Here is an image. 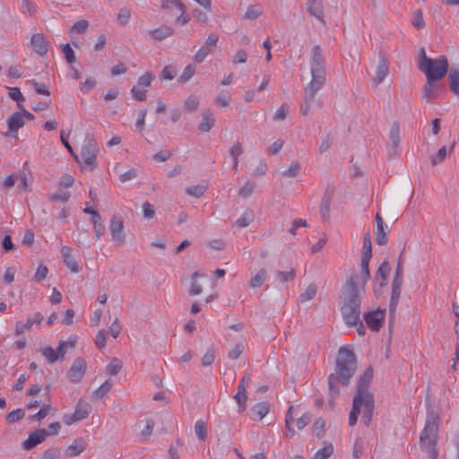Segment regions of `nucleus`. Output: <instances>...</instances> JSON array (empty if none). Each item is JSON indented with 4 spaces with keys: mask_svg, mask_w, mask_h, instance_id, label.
Masks as SVG:
<instances>
[{
    "mask_svg": "<svg viewBox=\"0 0 459 459\" xmlns=\"http://www.w3.org/2000/svg\"><path fill=\"white\" fill-rule=\"evenodd\" d=\"M356 368L357 361L352 351L346 347H341L338 351L334 371L328 377V385L333 395H337L340 393V388L349 384Z\"/></svg>",
    "mask_w": 459,
    "mask_h": 459,
    "instance_id": "nucleus-1",
    "label": "nucleus"
},
{
    "mask_svg": "<svg viewBox=\"0 0 459 459\" xmlns=\"http://www.w3.org/2000/svg\"><path fill=\"white\" fill-rule=\"evenodd\" d=\"M360 290L356 286L355 281L350 278L343 288V305L341 308L343 320L347 325H357L359 335L364 334V327L359 320Z\"/></svg>",
    "mask_w": 459,
    "mask_h": 459,
    "instance_id": "nucleus-2",
    "label": "nucleus"
},
{
    "mask_svg": "<svg viewBox=\"0 0 459 459\" xmlns=\"http://www.w3.org/2000/svg\"><path fill=\"white\" fill-rule=\"evenodd\" d=\"M417 66L420 72L424 73L427 79L431 81L443 79L448 71L446 56H439L437 58L428 57L423 48L420 49Z\"/></svg>",
    "mask_w": 459,
    "mask_h": 459,
    "instance_id": "nucleus-3",
    "label": "nucleus"
},
{
    "mask_svg": "<svg viewBox=\"0 0 459 459\" xmlns=\"http://www.w3.org/2000/svg\"><path fill=\"white\" fill-rule=\"evenodd\" d=\"M439 417L434 411H428L425 426L420 435V446L429 455H437V439L438 433Z\"/></svg>",
    "mask_w": 459,
    "mask_h": 459,
    "instance_id": "nucleus-4",
    "label": "nucleus"
},
{
    "mask_svg": "<svg viewBox=\"0 0 459 459\" xmlns=\"http://www.w3.org/2000/svg\"><path fill=\"white\" fill-rule=\"evenodd\" d=\"M374 409L373 397L363 394H356L353 399L352 410L349 415V425L353 426L357 422L358 416L361 414V420L365 425H369Z\"/></svg>",
    "mask_w": 459,
    "mask_h": 459,
    "instance_id": "nucleus-5",
    "label": "nucleus"
},
{
    "mask_svg": "<svg viewBox=\"0 0 459 459\" xmlns=\"http://www.w3.org/2000/svg\"><path fill=\"white\" fill-rule=\"evenodd\" d=\"M98 151L96 141L88 137L85 138L82 145L81 157L84 165L91 170L97 166L96 157Z\"/></svg>",
    "mask_w": 459,
    "mask_h": 459,
    "instance_id": "nucleus-6",
    "label": "nucleus"
},
{
    "mask_svg": "<svg viewBox=\"0 0 459 459\" xmlns=\"http://www.w3.org/2000/svg\"><path fill=\"white\" fill-rule=\"evenodd\" d=\"M311 81L305 89L304 100L312 102L316 92L325 82V73H311Z\"/></svg>",
    "mask_w": 459,
    "mask_h": 459,
    "instance_id": "nucleus-7",
    "label": "nucleus"
},
{
    "mask_svg": "<svg viewBox=\"0 0 459 459\" xmlns=\"http://www.w3.org/2000/svg\"><path fill=\"white\" fill-rule=\"evenodd\" d=\"M153 76L151 73L146 72L139 77L136 85H134L131 93L134 100H143L146 98L148 88L151 86Z\"/></svg>",
    "mask_w": 459,
    "mask_h": 459,
    "instance_id": "nucleus-8",
    "label": "nucleus"
},
{
    "mask_svg": "<svg viewBox=\"0 0 459 459\" xmlns=\"http://www.w3.org/2000/svg\"><path fill=\"white\" fill-rule=\"evenodd\" d=\"M366 325L372 331H378L385 317V310L377 308L371 311L365 312L363 315Z\"/></svg>",
    "mask_w": 459,
    "mask_h": 459,
    "instance_id": "nucleus-9",
    "label": "nucleus"
},
{
    "mask_svg": "<svg viewBox=\"0 0 459 459\" xmlns=\"http://www.w3.org/2000/svg\"><path fill=\"white\" fill-rule=\"evenodd\" d=\"M109 231L111 238L117 244H123L126 239L124 222L120 216L115 215L110 221Z\"/></svg>",
    "mask_w": 459,
    "mask_h": 459,
    "instance_id": "nucleus-10",
    "label": "nucleus"
},
{
    "mask_svg": "<svg viewBox=\"0 0 459 459\" xmlns=\"http://www.w3.org/2000/svg\"><path fill=\"white\" fill-rule=\"evenodd\" d=\"M371 256L368 255H362L361 260H360V267H361V273L360 275H355L351 276L355 281L356 286L359 289H363L365 284L369 280L370 274H369V269L368 264L370 261Z\"/></svg>",
    "mask_w": 459,
    "mask_h": 459,
    "instance_id": "nucleus-11",
    "label": "nucleus"
},
{
    "mask_svg": "<svg viewBox=\"0 0 459 459\" xmlns=\"http://www.w3.org/2000/svg\"><path fill=\"white\" fill-rule=\"evenodd\" d=\"M48 436V433L45 429H38L29 435L28 438L22 443V447L25 450H31L44 442Z\"/></svg>",
    "mask_w": 459,
    "mask_h": 459,
    "instance_id": "nucleus-12",
    "label": "nucleus"
},
{
    "mask_svg": "<svg viewBox=\"0 0 459 459\" xmlns=\"http://www.w3.org/2000/svg\"><path fill=\"white\" fill-rule=\"evenodd\" d=\"M43 316L39 312L35 313L33 316H28L25 322L18 321L15 324L14 333L16 335H22L26 331L31 329L34 324H41Z\"/></svg>",
    "mask_w": 459,
    "mask_h": 459,
    "instance_id": "nucleus-13",
    "label": "nucleus"
},
{
    "mask_svg": "<svg viewBox=\"0 0 459 459\" xmlns=\"http://www.w3.org/2000/svg\"><path fill=\"white\" fill-rule=\"evenodd\" d=\"M86 370V362L82 358H77L72 364L68 376L72 382L77 383L82 380Z\"/></svg>",
    "mask_w": 459,
    "mask_h": 459,
    "instance_id": "nucleus-14",
    "label": "nucleus"
},
{
    "mask_svg": "<svg viewBox=\"0 0 459 459\" xmlns=\"http://www.w3.org/2000/svg\"><path fill=\"white\" fill-rule=\"evenodd\" d=\"M310 66L311 73H325V61L319 46H315L312 49Z\"/></svg>",
    "mask_w": 459,
    "mask_h": 459,
    "instance_id": "nucleus-15",
    "label": "nucleus"
},
{
    "mask_svg": "<svg viewBox=\"0 0 459 459\" xmlns=\"http://www.w3.org/2000/svg\"><path fill=\"white\" fill-rule=\"evenodd\" d=\"M61 254L63 256L64 263L70 269V271L74 273L79 272V265L73 255V249L67 246H64L61 249Z\"/></svg>",
    "mask_w": 459,
    "mask_h": 459,
    "instance_id": "nucleus-16",
    "label": "nucleus"
},
{
    "mask_svg": "<svg viewBox=\"0 0 459 459\" xmlns=\"http://www.w3.org/2000/svg\"><path fill=\"white\" fill-rule=\"evenodd\" d=\"M30 44L33 50L40 56H43L48 52V42L42 34H34L31 37Z\"/></svg>",
    "mask_w": 459,
    "mask_h": 459,
    "instance_id": "nucleus-17",
    "label": "nucleus"
},
{
    "mask_svg": "<svg viewBox=\"0 0 459 459\" xmlns=\"http://www.w3.org/2000/svg\"><path fill=\"white\" fill-rule=\"evenodd\" d=\"M403 280L402 279H393L392 281V294H391V302H390V311L394 313L397 307L401 290H402Z\"/></svg>",
    "mask_w": 459,
    "mask_h": 459,
    "instance_id": "nucleus-18",
    "label": "nucleus"
},
{
    "mask_svg": "<svg viewBox=\"0 0 459 459\" xmlns=\"http://www.w3.org/2000/svg\"><path fill=\"white\" fill-rule=\"evenodd\" d=\"M373 377V371L371 368H368L363 375L359 377L358 382V390L356 394H363L369 397H373L372 394L368 391L367 386Z\"/></svg>",
    "mask_w": 459,
    "mask_h": 459,
    "instance_id": "nucleus-19",
    "label": "nucleus"
},
{
    "mask_svg": "<svg viewBox=\"0 0 459 459\" xmlns=\"http://www.w3.org/2000/svg\"><path fill=\"white\" fill-rule=\"evenodd\" d=\"M215 124V118L210 110H205L202 113V119L198 125V129L201 132H209Z\"/></svg>",
    "mask_w": 459,
    "mask_h": 459,
    "instance_id": "nucleus-20",
    "label": "nucleus"
},
{
    "mask_svg": "<svg viewBox=\"0 0 459 459\" xmlns=\"http://www.w3.org/2000/svg\"><path fill=\"white\" fill-rule=\"evenodd\" d=\"M173 34V29L167 25H162L159 28L153 29L149 31V36L154 40H162Z\"/></svg>",
    "mask_w": 459,
    "mask_h": 459,
    "instance_id": "nucleus-21",
    "label": "nucleus"
},
{
    "mask_svg": "<svg viewBox=\"0 0 459 459\" xmlns=\"http://www.w3.org/2000/svg\"><path fill=\"white\" fill-rule=\"evenodd\" d=\"M24 119L21 112L12 114L7 119V126L9 132H17L18 129L24 126Z\"/></svg>",
    "mask_w": 459,
    "mask_h": 459,
    "instance_id": "nucleus-22",
    "label": "nucleus"
},
{
    "mask_svg": "<svg viewBox=\"0 0 459 459\" xmlns=\"http://www.w3.org/2000/svg\"><path fill=\"white\" fill-rule=\"evenodd\" d=\"M389 73L388 69V62L385 58H381L379 60L378 65L377 67L376 75L374 78V82L376 84L381 83L385 78L387 76Z\"/></svg>",
    "mask_w": 459,
    "mask_h": 459,
    "instance_id": "nucleus-23",
    "label": "nucleus"
},
{
    "mask_svg": "<svg viewBox=\"0 0 459 459\" xmlns=\"http://www.w3.org/2000/svg\"><path fill=\"white\" fill-rule=\"evenodd\" d=\"M448 80L452 93L459 98V69H451Z\"/></svg>",
    "mask_w": 459,
    "mask_h": 459,
    "instance_id": "nucleus-24",
    "label": "nucleus"
},
{
    "mask_svg": "<svg viewBox=\"0 0 459 459\" xmlns=\"http://www.w3.org/2000/svg\"><path fill=\"white\" fill-rule=\"evenodd\" d=\"M333 196V189L331 187H327L323 197L322 202L320 205V212L323 214V216H325L330 210V204L332 198Z\"/></svg>",
    "mask_w": 459,
    "mask_h": 459,
    "instance_id": "nucleus-25",
    "label": "nucleus"
},
{
    "mask_svg": "<svg viewBox=\"0 0 459 459\" xmlns=\"http://www.w3.org/2000/svg\"><path fill=\"white\" fill-rule=\"evenodd\" d=\"M86 448V445L82 439H75L66 449V453L70 457L77 456Z\"/></svg>",
    "mask_w": 459,
    "mask_h": 459,
    "instance_id": "nucleus-26",
    "label": "nucleus"
},
{
    "mask_svg": "<svg viewBox=\"0 0 459 459\" xmlns=\"http://www.w3.org/2000/svg\"><path fill=\"white\" fill-rule=\"evenodd\" d=\"M437 81H431L427 79V83L423 89V97L428 100L436 99L438 95V89L436 87L435 83Z\"/></svg>",
    "mask_w": 459,
    "mask_h": 459,
    "instance_id": "nucleus-27",
    "label": "nucleus"
},
{
    "mask_svg": "<svg viewBox=\"0 0 459 459\" xmlns=\"http://www.w3.org/2000/svg\"><path fill=\"white\" fill-rule=\"evenodd\" d=\"M264 8L260 4H254L247 6L244 18L247 20H255L263 13Z\"/></svg>",
    "mask_w": 459,
    "mask_h": 459,
    "instance_id": "nucleus-28",
    "label": "nucleus"
},
{
    "mask_svg": "<svg viewBox=\"0 0 459 459\" xmlns=\"http://www.w3.org/2000/svg\"><path fill=\"white\" fill-rule=\"evenodd\" d=\"M308 12L316 17L319 21L323 22V9L321 0H307Z\"/></svg>",
    "mask_w": 459,
    "mask_h": 459,
    "instance_id": "nucleus-29",
    "label": "nucleus"
},
{
    "mask_svg": "<svg viewBox=\"0 0 459 459\" xmlns=\"http://www.w3.org/2000/svg\"><path fill=\"white\" fill-rule=\"evenodd\" d=\"M267 280V272L265 269H260L251 279L249 281V286L251 288H259L264 282Z\"/></svg>",
    "mask_w": 459,
    "mask_h": 459,
    "instance_id": "nucleus-30",
    "label": "nucleus"
},
{
    "mask_svg": "<svg viewBox=\"0 0 459 459\" xmlns=\"http://www.w3.org/2000/svg\"><path fill=\"white\" fill-rule=\"evenodd\" d=\"M234 399L236 400L238 405V412H242L247 408V395L246 392L245 387H238V392L234 395Z\"/></svg>",
    "mask_w": 459,
    "mask_h": 459,
    "instance_id": "nucleus-31",
    "label": "nucleus"
},
{
    "mask_svg": "<svg viewBox=\"0 0 459 459\" xmlns=\"http://www.w3.org/2000/svg\"><path fill=\"white\" fill-rule=\"evenodd\" d=\"M255 218V214L253 210L247 209L244 211V212L241 214V216L236 221V225L240 228L247 227Z\"/></svg>",
    "mask_w": 459,
    "mask_h": 459,
    "instance_id": "nucleus-32",
    "label": "nucleus"
},
{
    "mask_svg": "<svg viewBox=\"0 0 459 459\" xmlns=\"http://www.w3.org/2000/svg\"><path fill=\"white\" fill-rule=\"evenodd\" d=\"M252 411L255 415L261 420L264 419L270 411V404L267 402H261L253 406Z\"/></svg>",
    "mask_w": 459,
    "mask_h": 459,
    "instance_id": "nucleus-33",
    "label": "nucleus"
},
{
    "mask_svg": "<svg viewBox=\"0 0 459 459\" xmlns=\"http://www.w3.org/2000/svg\"><path fill=\"white\" fill-rule=\"evenodd\" d=\"M243 152V149H242V145L240 143H234L230 148V155L232 159V166L233 168L236 169L238 166V158L239 156L242 154Z\"/></svg>",
    "mask_w": 459,
    "mask_h": 459,
    "instance_id": "nucleus-34",
    "label": "nucleus"
},
{
    "mask_svg": "<svg viewBox=\"0 0 459 459\" xmlns=\"http://www.w3.org/2000/svg\"><path fill=\"white\" fill-rule=\"evenodd\" d=\"M91 411V407L86 403H78L76 405L74 413L77 417L79 420H84L88 417Z\"/></svg>",
    "mask_w": 459,
    "mask_h": 459,
    "instance_id": "nucleus-35",
    "label": "nucleus"
},
{
    "mask_svg": "<svg viewBox=\"0 0 459 459\" xmlns=\"http://www.w3.org/2000/svg\"><path fill=\"white\" fill-rule=\"evenodd\" d=\"M91 222L93 226L96 237L99 239L104 234V231H105V228L102 224L100 215L96 214L95 218L91 219Z\"/></svg>",
    "mask_w": 459,
    "mask_h": 459,
    "instance_id": "nucleus-36",
    "label": "nucleus"
},
{
    "mask_svg": "<svg viewBox=\"0 0 459 459\" xmlns=\"http://www.w3.org/2000/svg\"><path fill=\"white\" fill-rule=\"evenodd\" d=\"M42 356L48 360V363H55L59 359V355L52 347H45L41 350Z\"/></svg>",
    "mask_w": 459,
    "mask_h": 459,
    "instance_id": "nucleus-37",
    "label": "nucleus"
},
{
    "mask_svg": "<svg viewBox=\"0 0 459 459\" xmlns=\"http://www.w3.org/2000/svg\"><path fill=\"white\" fill-rule=\"evenodd\" d=\"M294 410L293 406H290L285 417V424L287 429L286 436L288 437H292L294 436L295 431L292 429V424L294 423V420L292 418V411Z\"/></svg>",
    "mask_w": 459,
    "mask_h": 459,
    "instance_id": "nucleus-38",
    "label": "nucleus"
},
{
    "mask_svg": "<svg viewBox=\"0 0 459 459\" xmlns=\"http://www.w3.org/2000/svg\"><path fill=\"white\" fill-rule=\"evenodd\" d=\"M390 273V265L387 261H384L378 267L377 276L381 278V285L385 284L386 279Z\"/></svg>",
    "mask_w": 459,
    "mask_h": 459,
    "instance_id": "nucleus-39",
    "label": "nucleus"
},
{
    "mask_svg": "<svg viewBox=\"0 0 459 459\" xmlns=\"http://www.w3.org/2000/svg\"><path fill=\"white\" fill-rule=\"evenodd\" d=\"M130 19L131 11L126 7L121 8L117 15V21L118 24L126 26V24H128Z\"/></svg>",
    "mask_w": 459,
    "mask_h": 459,
    "instance_id": "nucleus-40",
    "label": "nucleus"
},
{
    "mask_svg": "<svg viewBox=\"0 0 459 459\" xmlns=\"http://www.w3.org/2000/svg\"><path fill=\"white\" fill-rule=\"evenodd\" d=\"M333 452V446L331 444L325 445L315 454L313 459H328Z\"/></svg>",
    "mask_w": 459,
    "mask_h": 459,
    "instance_id": "nucleus-41",
    "label": "nucleus"
},
{
    "mask_svg": "<svg viewBox=\"0 0 459 459\" xmlns=\"http://www.w3.org/2000/svg\"><path fill=\"white\" fill-rule=\"evenodd\" d=\"M207 189V186L205 185H195L189 186L186 189V192L188 195L194 196V197H200L202 196Z\"/></svg>",
    "mask_w": 459,
    "mask_h": 459,
    "instance_id": "nucleus-42",
    "label": "nucleus"
},
{
    "mask_svg": "<svg viewBox=\"0 0 459 459\" xmlns=\"http://www.w3.org/2000/svg\"><path fill=\"white\" fill-rule=\"evenodd\" d=\"M255 184L252 181H247L238 190V195L243 198L249 197L254 189H255Z\"/></svg>",
    "mask_w": 459,
    "mask_h": 459,
    "instance_id": "nucleus-43",
    "label": "nucleus"
},
{
    "mask_svg": "<svg viewBox=\"0 0 459 459\" xmlns=\"http://www.w3.org/2000/svg\"><path fill=\"white\" fill-rule=\"evenodd\" d=\"M316 293V287L315 284H310L307 287V289L300 294V300L302 302L311 300Z\"/></svg>",
    "mask_w": 459,
    "mask_h": 459,
    "instance_id": "nucleus-44",
    "label": "nucleus"
},
{
    "mask_svg": "<svg viewBox=\"0 0 459 459\" xmlns=\"http://www.w3.org/2000/svg\"><path fill=\"white\" fill-rule=\"evenodd\" d=\"M276 278L281 283L291 281L295 278V272L293 269L287 271V272L277 271Z\"/></svg>",
    "mask_w": 459,
    "mask_h": 459,
    "instance_id": "nucleus-45",
    "label": "nucleus"
},
{
    "mask_svg": "<svg viewBox=\"0 0 459 459\" xmlns=\"http://www.w3.org/2000/svg\"><path fill=\"white\" fill-rule=\"evenodd\" d=\"M447 155V148L446 146H442L436 154L431 157V164L436 166L441 163Z\"/></svg>",
    "mask_w": 459,
    "mask_h": 459,
    "instance_id": "nucleus-46",
    "label": "nucleus"
},
{
    "mask_svg": "<svg viewBox=\"0 0 459 459\" xmlns=\"http://www.w3.org/2000/svg\"><path fill=\"white\" fill-rule=\"evenodd\" d=\"M161 7L162 8H168V9L169 8L176 7L180 12H183V13L186 11V7L181 3L180 0H161Z\"/></svg>",
    "mask_w": 459,
    "mask_h": 459,
    "instance_id": "nucleus-47",
    "label": "nucleus"
},
{
    "mask_svg": "<svg viewBox=\"0 0 459 459\" xmlns=\"http://www.w3.org/2000/svg\"><path fill=\"white\" fill-rule=\"evenodd\" d=\"M122 368V362L120 359L114 358L107 366V372L109 375H116Z\"/></svg>",
    "mask_w": 459,
    "mask_h": 459,
    "instance_id": "nucleus-48",
    "label": "nucleus"
},
{
    "mask_svg": "<svg viewBox=\"0 0 459 459\" xmlns=\"http://www.w3.org/2000/svg\"><path fill=\"white\" fill-rule=\"evenodd\" d=\"M112 387V382L106 380L100 386L94 391V395L97 398L103 397Z\"/></svg>",
    "mask_w": 459,
    "mask_h": 459,
    "instance_id": "nucleus-49",
    "label": "nucleus"
},
{
    "mask_svg": "<svg viewBox=\"0 0 459 459\" xmlns=\"http://www.w3.org/2000/svg\"><path fill=\"white\" fill-rule=\"evenodd\" d=\"M195 432L200 440H204L206 437V425L202 420H197L195 424Z\"/></svg>",
    "mask_w": 459,
    "mask_h": 459,
    "instance_id": "nucleus-50",
    "label": "nucleus"
},
{
    "mask_svg": "<svg viewBox=\"0 0 459 459\" xmlns=\"http://www.w3.org/2000/svg\"><path fill=\"white\" fill-rule=\"evenodd\" d=\"M245 342L237 343L229 352V358L230 359H237L245 350Z\"/></svg>",
    "mask_w": 459,
    "mask_h": 459,
    "instance_id": "nucleus-51",
    "label": "nucleus"
},
{
    "mask_svg": "<svg viewBox=\"0 0 459 459\" xmlns=\"http://www.w3.org/2000/svg\"><path fill=\"white\" fill-rule=\"evenodd\" d=\"M195 74V67L192 65H188L185 67L182 74L179 77V82H186L189 81Z\"/></svg>",
    "mask_w": 459,
    "mask_h": 459,
    "instance_id": "nucleus-52",
    "label": "nucleus"
},
{
    "mask_svg": "<svg viewBox=\"0 0 459 459\" xmlns=\"http://www.w3.org/2000/svg\"><path fill=\"white\" fill-rule=\"evenodd\" d=\"M51 410V406H50V403H44L41 408L39 409V411L34 414L32 416V419L35 420H38V421H40L42 420L44 418L47 417V415L48 414V412L50 411Z\"/></svg>",
    "mask_w": 459,
    "mask_h": 459,
    "instance_id": "nucleus-53",
    "label": "nucleus"
},
{
    "mask_svg": "<svg viewBox=\"0 0 459 459\" xmlns=\"http://www.w3.org/2000/svg\"><path fill=\"white\" fill-rule=\"evenodd\" d=\"M24 417V411L22 409H17L10 411L6 415V421L8 423H13Z\"/></svg>",
    "mask_w": 459,
    "mask_h": 459,
    "instance_id": "nucleus-54",
    "label": "nucleus"
},
{
    "mask_svg": "<svg viewBox=\"0 0 459 459\" xmlns=\"http://www.w3.org/2000/svg\"><path fill=\"white\" fill-rule=\"evenodd\" d=\"M89 26V22L86 20H81L76 22L71 28L72 33H83Z\"/></svg>",
    "mask_w": 459,
    "mask_h": 459,
    "instance_id": "nucleus-55",
    "label": "nucleus"
},
{
    "mask_svg": "<svg viewBox=\"0 0 459 459\" xmlns=\"http://www.w3.org/2000/svg\"><path fill=\"white\" fill-rule=\"evenodd\" d=\"M62 49L67 63L72 65L73 63L75 61L74 50L72 49L69 44L62 45Z\"/></svg>",
    "mask_w": 459,
    "mask_h": 459,
    "instance_id": "nucleus-56",
    "label": "nucleus"
},
{
    "mask_svg": "<svg viewBox=\"0 0 459 459\" xmlns=\"http://www.w3.org/2000/svg\"><path fill=\"white\" fill-rule=\"evenodd\" d=\"M199 103V99L197 97L190 96L185 100L184 105L188 111H195L197 109Z\"/></svg>",
    "mask_w": 459,
    "mask_h": 459,
    "instance_id": "nucleus-57",
    "label": "nucleus"
},
{
    "mask_svg": "<svg viewBox=\"0 0 459 459\" xmlns=\"http://www.w3.org/2000/svg\"><path fill=\"white\" fill-rule=\"evenodd\" d=\"M48 273V269L46 265H44L42 264H39V266L36 270V273L34 274L35 281H37L39 282L42 281L44 279H46Z\"/></svg>",
    "mask_w": 459,
    "mask_h": 459,
    "instance_id": "nucleus-58",
    "label": "nucleus"
},
{
    "mask_svg": "<svg viewBox=\"0 0 459 459\" xmlns=\"http://www.w3.org/2000/svg\"><path fill=\"white\" fill-rule=\"evenodd\" d=\"M9 96L12 100L18 102L19 108H22L20 102L24 101V97L18 87H12L9 89Z\"/></svg>",
    "mask_w": 459,
    "mask_h": 459,
    "instance_id": "nucleus-59",
    "label": "nucleus"
},
{
    "mask_svg": "<svg viewBox=\"0 0 459 459\" xmlns=\"http://www.w3.org/2000/svg\"><path fill=\"white\" fill-rule=\"evenodd\" d=\"M300 164L299 162H292L287 170L282 174L286 177L293 178L296 177L300 171Z\"/></svg>",
    "mask_w": 459,
    "mask_h": 459,
    "instance_id": "nucleus-60",
    "label": "nucleus"
},
{
    "mask_svg": "<svg viewBox=\"0 0 459 459\" xmlns=\"http://www.w3.org/2000/svg\"><path fill=\"white\" fill-rule=\"evenodd\" d=\"M211 48L208 46L202 47L195 55V60L198 63L203 62L205 57L211 53Z\"/></svg>",
    "mask_w": 459,
    "mask_h": 459,
    "instance_id": "nucleus-61",
    "label": "nucleus"
},
{
    "mask_svg": "<svg viewBox=\"0 0 459 459\" xmlns=\"http://www.w3.org/2000/svg\"><path fill=\"white\" fill-rule=\"evenodd\" d=\"M215 359V352L213 350H208L202 358V365L204 367H208L212 364Z\"/></svg>",
    "mask_w": 459,
    "mask_h": 459,
    "instance_id": "nucleus-62",
    "label": "nucleus"
},
{
    "mask_svg": "<svg viewBox=\"0 0 459 459\" xmlns=\"http://www.w3.org/2000/svg\"><path fill=\"white\" fill-rule=\"evenodd\" d=\"M142 209L144 218L152 219L154 217L155 211L152 204H151L150 203L144 202L142 205Z\"/></svg>",
    "mask_w": 459,
    "mask_h": 459,
    "instance_id": "nucleus-63",
    "label": "nucleus"
},
{
    "mask_svg": "<svg viewBox=\"0 0 459 459\" xmlns=\"http://www.w3.org/2000/svg\"><path fill=\"white\" fill-rule=\"evenodd\" d=\"M60 455L56 449L50 448L46 450L39 459H59Z\"/></svg>",
    "mask_w": 459,
    "mask_h": 459,
    "instance_id": "nucleus-64",
    "label": "nucleus"
}]
</instances>
